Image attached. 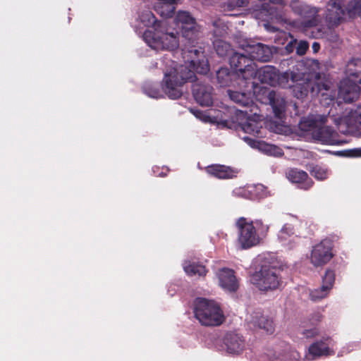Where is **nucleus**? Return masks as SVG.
Returning <instances> with one entry per match:
<instances>
[{
    "label": "nucleus",
    "instance_id": "36",
    "mask_svg": "<svg viewBox=\"0 0 361 361\" xmlns=\"http://www.w3.org/2000/svg\"><path fill=\"white\" fill-rule=\"evenodd\" d=\"M305 324L303 326L300 331V334L302 335L303 338H313L319 334V330L317 327L309 325L307 323L304 322Z\"/></svg>",
    "mask_w": 361,
    "mask_h": 361
},
{
    "label": "nucleus",
    "instance_id": "20",
    "mask_svg": "<svg viewBox=\"0 0 361 361\" xmlns=\"http://www.w3.org/2000/svg\"><path fill=\"white\" fill-rule=\"evenodd\" d=\"M205 171L209 176L219 179L231 178L234 176V171L225 165L212 164L205 167Z\"/></svg>",
    "mask_w": 361,
    "mask_h": 361
},
{
    "label": "nucleus",
    "instance_id": "13",
    "mask_svg": "<svg viewBox=\"0 0 361 361\" xmlns=\"http://www.w3.org/2000/svg\"><path fill=\"white\" fill-rule=\"evenodd\" d=\"M344 16L342 0H330L328 2L326 21L329 27L338 26L343 20Z\"/></svg>",
    "mask_w": 361,
    "mask_h": 361
},
{
    "label": "nucleus",
    "instance_id": "27",
    "mask_svg": "<svg viewBox=\"0 0 361 361\" xmlns=\"http://www.w3.org/2000/svg\"><path fill=\"white\" fill-rule=\"evenodd\" d=\"M326 121V117H322L320 122L315 118L307 117L301 120L299 123L300 128L302 131L313 133L314 130L319 128L320 124H324Z\"/></svg>",
    "mask_w": 361,
    "mask_h": 361
},
{
    "label": "nucleus",
    "instance_id": "52",
    "mask_svg": "<svg viewBox=\"0 0 361 361\" xmlns=\"http://www.w3.org/2000/svg\"><path fill=\"white\" fill-rule=\"evenodd\" d=\"M255 189H256V190L263 191L264 188L262 185H258L255 186Z\"/></svg>",
    "mask_w": 361,
    "mask_h": 361
},
{
    "label": "nucleus",
    "instance_id": "22",
    "mask_svg": "<svg viewBox=\"0 0 361 361\" xmlns=\"http://www.w3.org/2000/svg\"><path fill=\"white\" fill-rule=\"evenodd\" d=\"M288 87H292L294 96L298 99H302L306 97L309 92L312 94L314 87L313 81L310 80H301L295 84H288Z\"/></svg>",
    "mask_w": 361,
    "mask_h": 361
},
{
    "label": "nucleus",
    "instance_id": "38",
    "mask_svg": "<svg viewBox=\"0 0 361 361\" xmlns=\"http://www.w3.org/2000/svg\"><path fill=\"white\" fill-rule=\"evenodd\" d=\"M310 171V174L317 180H323L328 177L327 169L318 165L312 166Z\"/></svg>",
    "mask_w": 361,
    "mask_h": 361
},
{
    "label": "nucleus",
    "instance_id": "46",
    "mask_svg": "<svg viewBox=\"0 0 361 361\" xmlns=\"http://www.w3.org/2000/svg\"><path fill=\"white\" fill-rule=\"evenodd\" d=\"M331 341V338L328 335H324L322 338L317 341V343H319V345L321 346H329V342Z\"/></svg>",
    "mask_w": 361,
    "mask_h": 361
},
{
    "label": "nucleus",
    "instance_id": "25",
    "mask_svg": "<svg viewBox=\"0 0 361 361\" xmlns=\"http://www.w3.org/2000/svg\"><path fill=\"white\" fill-rule=\"evenodd\" d=\"M230 99L240 106L247 107L253 104L250 93L228 90Z\"/></svg>",
    "mask_w": 361,
    "mask_h": 361
},
{
    "label": "nucleus",
    "instance_id": "15",
    "mask_svg": "<svg viewBox=\"0 0 361 361\" xmlns=\"http://www.w3.org/2000/svg\"><path fill=\"white\" fill-rule=\"evenodd\" d=\"M226 351L231 354H240L245 348V339L235 332H227L223 338Z\"/></svg>",
    "mask_w": 361,
    "mask_h": 361
},
{
    "label": "nucleus",
    "instance_id": "11",
    "mask_svg": "<svg viewBox=\"0 0 361 361\" xmlns=\"http://www.w3.org/2000/svg\"><path fill=\"white\" fill-rule=\"evenodd\" d=\"M289 75L288 73H284L281 75L279 70L272 66H265L260 69L257 68V77L260 82L271 86L281 85L283 81L288 82Z\"/></svg>",
    "mask_w": 361,
    "mask_h": 361
},
{
    "label": "nucleus",
    "instance_id": "14",
    "mask_svg": "<svg viewBox=\"0 0 361 361\" xmlns=\"http://www.w3.org/2000/svg\"><path fill=\"white\" fill-rule=\"evenodd\" d=\"M243 49L254 60L267 62L272 58V51L269 47L262 43L247 44Z\"/></svg>",
    "mask_w": 361,
    "mask_h": 361
},
{
    "label": "nucleus",
    "instance_id": "34",
    "mask_svg": "<svg viewBox=\"0 0 361 361\" xmlns=\"http://www.w3.org/2000/svg\"><path fill=\"white\" fill-rule=\"evenodd\" d=\"M144 93L149 97L158 99L162 97L161 91L157 85L145 84L143 86Z\"/></svg>",
    "mask_w": 361,
    "mask_h": 361
},
{
    "label": "nucleus",
    "instance_id": "24",
    "mask_svg": "<svg viewBox=\"0 0 361 361\" xmlns=\"http://www.w3.org/2000/svg\"><path fill=\"white\" fill-rule=\"evenodd\" d=\"M259 314V313H256V314L252 317L251 323L253 324L255 326H257L259 329L265 330L269 334H273L274 331L273 320L268 317Z\"/></svg>",
    "mask_w": 361,
    "mask_h": 361
},
{
    "label": "nucleus",
    "instance_id": "37",
    "mask_svg": "<svg viewBox=\"0 0 361 361\" xmlns=\"http://www.w3.org/2000/svg\"><path fill=\"white\" fill-rule=\"evenodd\" d=\"M175 20L177 25L181 26L188 22L191 23L192 20H195V18L188 11H179L176 16Z\"/></svg>",
    "mask_w": 361,
    "mask_h": 361
},
{
    "label": "nucleus",
    "instance_id": "28",
    "mask_svg": "<svg viewBox=\"0 0 361 361\" xmlns=\"http://www.w3.org/2000/svg\"><path fill=\"white\" fill-rule=\"evenodd\" d=\"M290 7L295 14L304 18H306L308 13L314 14L318 12L315 8L303 4L298 0H292L290 3Z\"/></svg>",
    "mask_w": 361,
    "mask_h": 361
},
{
    "label": "nucleus",
    "instance_id": "43",
    "mask_svg": "<svg viewBox=\"0 0 361 361\" xmlns=\"http://www.w3.org/2000/svg\"><path fill=\"white\" fill-rule=\"evenodd\" d=\"M314 87L312 89V95H317L322 90H328L329 86L324 82H317L313 81Z\"/></svg>",
    "mask_w": 361,
    "mask_h": 361
},
{
    "label": "nucleus",
    "instance_id": "17",
    "mask_svg": "<svg viewBox=\"0 0 361 361\" xmlns=\"http://www.w3.org/2000/svg\"><path fill=\"white\" fill-rule=\"evenodd\" d=\"M219 285L229 292H235L238 288V283L233 269L224 268L218 273Z\"/></svg>",
    "mask_w": 361,
    "mask_h": 361
},
{
    "label": "nucleus",
    "instance_id": "26",
    "mask_svg": "<svg viewBox=\"0 0 361 361\" xmlns=\"http://www.w3.org/2000/svg\"><path fill=\"white\" fill-rule=\"evenodd\" d=\"M157 12L163 17L171 18L173 16L176 5L179 0H158Z\"/></svg>",
    "mask_w": 361,
    "mask_h": 361
},
{
    "label": "nucleus",
    "instance_id": "2",
    "mask_svg": "<svg viewBox=\"0 0 361 361\" xmlns=\"http://www.w3.org/2000/svg\"><path fill=\"white\" fill-rule=\"evenodd\" d=\"M281 263L276 258L268 255L261 261L259 271L251 276V282L262 291L277 289L282 283Z\"/></svg>",
    "mask_w": 361,
    "mask_h": 361
},
{
    "label": "nucleus",
    "instance_id": "44",
    "mask_svg": "<svg viewBox=\"0 0 361 361\" xmlns=\"http://www.w3.org/2000/svg\"><path fill=\"white\" fill-rule=\"evenodd\" d=\"M322 314L319 312H316L310 316L307 324L309 325L317 327V325L322 322Z\"/></svg>",
    "mask_w": 361,
    "mask_h": 361
},
{
    "label": "nucleus",
    "instance_id": "39",
    "mask_svg": "<svg viewBox=\"0 0 361 361\" xmlns=\"http://www.w3.org/2000/svg\"><path fill=\"white\" fill-rule=\"evenodd\" d=\"M335 271L332 269H326L324 276L322 277V285L327 286L330 290L332 289L335 281Z\"/></svg>",
    "mask_w": 361,
    "mask_h": 361
},
{
    "label": "nucleus",
    "instance_id": "16",
    "mask_svg": "<svg viewBox=\"0 0 361 361\" xmlns=\"http://www.w3.org/2000/svg\"><path fill=\"white\" fill-rule=\"evenodd\" d=\"M287 178L302 190H307L314 185V181L309 177L307 173L298 169H289L287 172Z\"/></svg>",
    "mask_w": 361,
    "mask_h": 361
},
{
    "label": "nucleus",
    "instance_id": "40",
    "mask_svg": "<svg viewBox=\"0 0 361 361\" xmlns=\"http://www.w3.org/2000/svg\"><path fill=\"white\" fill-rule=\"evenodd\" d=\"M310 17V19L304 20L302 22V25L304 28H313L317 26L319 23V20L318 18L317 13H308L307 17Z\"/></svg>",
    "mask_w": 361,
    "mask_h": 361
},
{
    "label": "nucleus",
    "instance_id": "41",
    "mask_svg": "<svg viewBox=\"0 0 361 361\" xmlns=\"http://www.w3.org/2000/svg\"><path fill=\"white\" fill-rule=\"evenodd\" d=\"M348 10L350 15L361 17V0L351 1L348 4Z\"/></svg>",
    "mask_w": 361,
    "mask_h": 361
},
{
    "label": "nucleus",
    "instance_id": "55",
    "mask_svg": "<svg viewBox=\"0 0 361 361\" xmlns=\"http://www.w3.org/2000/svg\"><path fill=\"white\" fill-rule=\"evenodd\" d=\"M361 61V59H360Z\"/></svg>",
    "mask_w": 361,
    "mask_h": 361
},
{
    "label": "nucleus",
    "instance_id": "7",
    "mask_svg": "<svg viewBox=\"0 0 361 361\" xmlns=\"http://www.w3.org/2000/svg\"><path fill=\"white\" fill-rule=\"evenodd\" d=\"M256 99L262 104H269L276 118H281L284 116L286 102L280 94L267 87H260L256 93Z\"/></svg>",
    "mask_w": 361,
    "mask_h": 361
},
{
    "label": "nucleus",
    "instance_id": "18",
    "mask_svg": "<svg viewBox=\"0 0 361 361\" xmlns=\"http://www.w3.org/2000/svg\"><path fill=\"white\" fill-rule=\"evenodd\" d=\"M278 238L283 246L291 250L296 246L298 236L295 234L293 226L290 224H286L279 231Z\"/></svg>",
    "mask_w": 361,
    "mask_h": 361
},
{
    "label": "nucleus",
    "instance_id": "19",
    "mask_svg": "<svg viewBox=\"0 0 361 361\" xmlns=\"http://www.w3.org/2000/svg\"><path fill=\"white\" fill-rule=\"evenodd\" d=\"M243 140L252 148H255L270 155H281L283 153L281 149L274 145L268 144L263 140H258L252 139L250 137L245 136Z\"/></svg>",
    "mask_w": 361,
    "mask_h": 361
},
{
    "label": "nucleus",
    "instance_id": "12",
    "mask_svg": "<svg viewBox=\"0 0 361 361\" xmlns=\"http://www.w3.org/2000/svg\"><path fill=\"white\" fill-rule=\"evenodd\" d=\"M320 124L319 128L312 133V137L322 144L329 145H341L345 143L340 139V135L336 130L330 126H322Z\"/></svg>",
    "mask_w": 361,
    "mask_h": 361
},
{
    "label": "nucleus",
    "instance_id": "33",
    "mask_svg": "<svg viewBox=\"0 0 361 361\" xmlns=\"http://www.w3.org/2000/svg\"><path fill=\"white\" fill-rule=\"evenodd\" d=\"M261 128L258 122L250 119L247 120L241 126V128L245 133L254 135H258L260 133Z\"/></svg>",
    "mask_w": 361,
    "mask_h": 361
},
{
    "label": "nucleus",
    "instance_id": "6",
    "mask_svg": "<svg viewBox=\"0 0 361 361\" xmlns=\"http://www.w3.org/2000/svg\"><path fill=\"white\" fill-rule=\"evenodd\" d=\"M142 20L147 21V26L153 27L155 32L146 31L144 33V37L147 39L148 37L151 38L157 48L163 49L174 50L178 47L179 42L177 34L169 32H159V27H162V23L158 21L154 15L148 11L142 16Z\"/></svg>",
    "mask_w": 361,
    "mask_h": 361
},
{
    "label": "nucleus",
    "instance_id": "3",
    "mask_svg": "<svg viewBox=\"0 0 361 361\" xmlns=\"http://www.w3.org/2000/svg\"><path fill=\"white\" fill-rule=\"evenodd\" d=\"M238 230V240L243 249H248L259 243L262 237L266 235L269 226L261 220L249 221L245 217H240L235 222Z\"/></svg>",
    "mask_w": 361,
    "mask_h": 361
},
{
    "label": "nucleus",
    "instance_id": "35",
    "mask_svg": "<svg viewBox=\"0 0 361 361\" xmlns=\"http://www.w3.org/2000/svg\"><path fill=\"white\" fill-rule=\"evenodd\" d=\"M329 291L330 290L328 289L327 286H324L323 285H322L320 288H315L310 291V299L312 301L320 300L326 298L329 295Z\"/></svg>",
    "mask_w": 361,
    "mask_h": 361
},
{
    "label": "nucleus",
    "instance_id": "23",
    "mask_svg": "<svg viewBox=\"0 0 361 361\" xmlns=\"http://www.w3.org/2000/svg\"><path fill=\"white\" fill-rule=\"evenodd\" d=\"M344 123L351 130H361V106L351 110L343 118Z\"/></svg>",
    "mask_w": 361,
    "mask_h": 361
},
{
    "label": "nucleus",
    "instance_id": "31",
    "mask_svg": "<svg viewBox=\"0 0 361 361\" xmlns=\"http://www.w3.org/2000/svg\"><path fill=\"white\" fill-rule=\"evenodd\" d=\"M308 352L313 358H315L323 355H329L330 348L329 346H321L319 343L314 342L310 345Z\"/></svg>",
    "mask_w": 361,
    "mask_h": 361
},
{
    "label": "nucleus",
    "instance_id": "47",
    "mask_svg": "<svg viewBox=\"0 0 361 361\" xmlns=\"http://www.w3.org/2000/svg\"><path fill=\"white\" fill-rule=\"evenodd\" d=\"M348 154L353 157H361V147L348 150Z\"/></svg>",
    "mask_w": 361,
    "mask_h": 361
},
{
    "label": "nucleus",
    "instance_id": "9",
    "mask_svg": "<svg viewBox=\"0 0 361 361\" xmlns=\"http://www.w3.org/2000/svg\"><path fill=\"white\" fill-rule=\"evenodd\" d=\"M197 40L194 42L186 40L187 44L183 49L184 53H188L190 58V63L192 65L195 71L201 74H206L209 70V66L207 60H204V49L201 47H197Z\"/></svg>",
    "mask_w": 361,
    "mask_h": 361
},
{
    "label": "nucleus",
    "instance_id": "49",
    "mask_svg": "<svg viewBox=\"0 0 361 361\" xmlns=\"http://www.w3.org/2000/svg\"><path fill=\"white\" fill-rule=\"evenodd\" d=\"M312 32L313 34V37H314V38L322 37L323 35H324L323 31L321 29H319V28L317 29L316 32L312 31Z\"/></svg>",
    "mask_w": 361,
    "mask_h": 361
},
{
    "label": "nucleus",
    "instance_id": "10",
    "mask_svg": "<svg viewBox=\"0 0 361 361\" xmlns=\"http://www.w3.org/2000/svg\"><path fill=\"white\" fill-rule=\"evenodd\" d=\"M333 246V242L329 239L322 240L314 245L311 252V263L315 267L323 266L328 263L334 256Z\"/></svg>",
    "mask_w": 361,
    "mask_h": 361
},
{
    "label": "nucleus",
    "instance_id": "8",
    "mask_svg": "<svg viewBox=\"0 0 361 361\" xmlns=\"http://www.w3.org/2000/svg\"><path fill=\"white\" fill-rule=\"evenodd\" d=\"M229 63L231 67L244 80L257 77V66L250 56L234 52L229 59Z\"/></svg>",
    "mask_w": 361,
    "mask_h": 361
},
{
    "label": "nucleus",
    "instance_id": "48",
    "mask_svg": "<svg viewBox=\"0 0 361 361\" xmlns=\"http://www.w3.org/2000/svg\"><path fill=\"white\" fill-rule=\"evenodd\" d=\"M273 361H291L288 358L287 354L279 355L277 357L273 360Z\"/></svg>",
    "mask_w": 361,
    "mask_h": 361
},
{
    "label": "nucleus",
    "instance_id": "29",
    "mask_svg": "<svg viewBox=\"0 0 361 361\" xmlns=\"http://www.w3.org/2000/svg\"><path fill=\"white\" fill-rule=\"evenodd\" d=\"M183 268L186 274L190 276L196 275L204 276L208 272V270L204 265L195 262H186L184 264Z\"/></svg>",
    "mask_w": 361,
    "mask_h": 361
},
{
    "label": "nucleus",
    "instance_id": "54",
    "mask_svg": "<svg viewBox=\"0 0 361 361\" xmlns=\"http://www.w3.org/2000/svg\"><path fill=\"white\" fill-rule=\"evenodd\" d=\"M290 75L292 77V82L293 83L294 82V80H293V73H290Z\"/></svg>",
    "mask_w": 361,
    "mask_h": 361
},
{
    "label": "nucleus",
    "instance_id": "4",
    "mask_svg": "<svg viewBox=\"0 0 361 361\" xmlns=\"http://www.w3.org/2000/svg\"><path fill=\"white\" fill-rule=\"evenodd\" d=\"M346 79L340 82L338 95L345 103H351L357 99L361 85V61L353 59L346 66Z\"/></svg>",
    "mask_w": 361,
    "mask_h": 361
},
{
    "label": "nucleus",
    "instance_id": "1",
    "mask_svg": "<svg viewBox=\"0 0 361 361\" xmlns=\"http://www.w3.org/2000/svg\"><path fill=\"white\" fill-rule=\"evenodd\" d=\"M188 81L193 82L192 91L195 101L201 106H212L213 87L197 78L195 73L186 66H180L169 73H166L161 82V88L170 99H177L183 94L181 87Z\"/></svg>",
    "mask_w": 361,
    "mask_h": 361
},
{
    "label": "nucleus",
    "instance_id": "50",
    "mask_svg": "<svg viewBox=\"0 0 361 361\" xmlns=\"http://www.w3.org/2000/svg\"><path fill=\"white\" fill-rule=\"evenodd\" d=\"M312 49L314 53H317L320 49V44L317 42H313L312 45Z\"/></svg>",
    "mask_w": 361,
    "mask_h": 361
},
{
    "label": "nucleus",
    "instance_id": "51",
    "mask_svg": "<svg viewBox=\"0 0 361 361\" xmlns=\"http://www.w3.org/2000/svg\"><path fill=\"white\" fill-rule=\"evenodd\" d=\"M269 1L272 4H279L281 6L286 5V2L284 0H269Z\"/></svg>",
    "mask_w": 361,
    "mask_h": 361
},
{
    "label": "nucleus",
    "instance_id": "53",
    "mask_svg": "<svg viewBox=\"0 0 361 361\" xmlns=\"http://www.w3.org/2000/svg\"><path fill=\"white\" fill-rule=\"evenodd\" d=\"M265 26H266L267 27H268V25H267V24H265ZM267 29H268V30H271V31H272V32H276V31H277V30H278V29H277V28H276L275 27H271L270 29H269V28H267Z\"/></svg>",
    "mask_w": 361,
    "mask_h": 361
},
{
    "label": "nucleus",
    "instance_id": "30",
    "mask_svg": "<svg viewBox=\"0 0 361 361\" xmlns=\"http://www.w3.org/2000/svg\"><path fill=\"white\" fill-rule=\"evenodd\" d=\"M216 76L218 83L221 87L230 85L232 81L233 73L227 67H221L216 71Z\"/></svg>",
    "mask_w": 361,
    "mask_h": 361
},
{
    "label": "nucleus",
    "instance_id": "32",
    "mask_svg": "<svg viewBox=\"0 0 361 361\" xmlns=\"http://www.w3.org/2000/svg\"><path fill=\"white\" fill-rule=\"evenodd\" d=\"M213 44L216 54L220 57L226 56L231 51L230 44L224 40L216 39Z\"/></svg>",
    "mask_w": 361,
    "mask_h": 361
},
{
    "label": "nucleus",
    "instance_id": "45",
    "mask_svg": "<svg viewBox=\"0 0 361 361\" xmlns=\"http://www.w3.org/2000/svg\"><path fill=\"white\" fill-rule=\"evenodd\" d=\"M309 48V44L306 41H300L296 48V53L298 55H304Z\"/></svg>",
    "mask_w": 361,
    "mask_h": 361
},
{
    "label": "nucleus",
    "instance_id": "5",
    "mask_svg": "<svg viewBox=\"0 0 361 361\" xmlns=\"http://www.w3.org/2000/svg\"><path fill=\"white\" fill-rule=\"evenodd\" d=\"M193 312L195 317L204 326H218L225 321L219 305L207 298H197L195 300Z\"/></svg>",
    "mask_w": 361,
    "mask_h": 361
},
{
    "label": "nucleus",
    "instance_id": "21",
    "mask_svg": "<svg viewBox=\"0 0 361 361\" xmlns=\"http://www.w3.org/2000/svg\"><path fill=\"white\" fill-rule=\"evenodd\" d=\"M180 27L182 36L185 40L194 42L199 39L201 27L197 24L196 20H192L191 23L188 22Z\"/></svg>",
    "mask_w": 361,
    "mask_h": 361
},
{
    "label": "nucleus",
    "instance_id": "42",
    "mask_svg": "<svg viewBox=\"0 0 361 361\" xmlns=\"http://www.w3.org/2000/svg\"><path fill=\"white\" fill-rule=\"evenodd\" d=\"M250 0H229L226 3L228 10L233 11L236 8H243L249 4Z\"/></svg>",
    "mask_w": 361,
    "mask_h": 361
}]
</instances>
